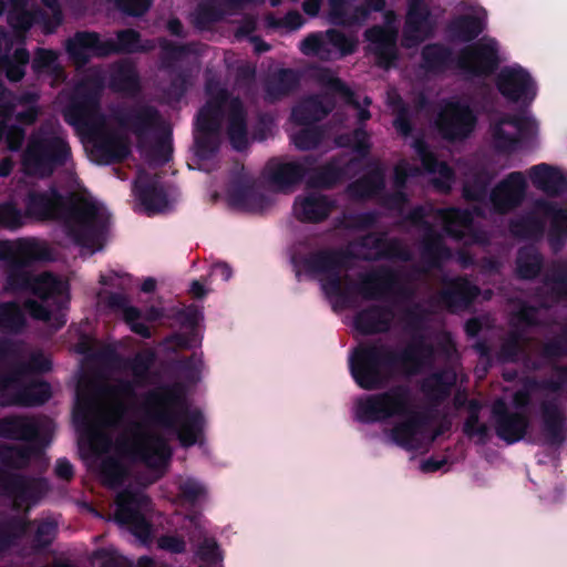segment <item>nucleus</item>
<instances>
[{
	"label": "nucleus",
	"mask_w": 567,
	"mask_h": 567,
	"mask_svg": "<svg viewBox=\"0 0 567 567\" xmlns=\"http://www.w3.org/2000/svg\"><path fill=\"white\" fill-rule=\"evenodd\" d=\"M351 245L346 248H322L311 251L299 259L293 256L291 261L297 267L301 265L308 275H326L321 282L328 296L348 299V292L342 288V270L351 268V261L360 259Z\"/></svg>",
	"instance_id": "39448f33"
},
{
	"label": "nucleus",
	"mask_w": 567,
	"mask_h": 567,
	"mask_svg": "<svg viewBox=\"0 0 567 567\" xmlns=\"http://www.w3.org/2000/svg\"><path fill=\"white\" fill-rule=\"evenodd\" d=\"M144 410L155 424L176 434L182 447L194 446L204 433L205 417L189 409L182 384H161L144 395Z\"/></svg>",
	"instance_id": "7ed1b4c3"
},
{
	"label": "nucleus",
	"mask_w": 567,
	"mask_h": 567,
	"mask_svg": "<svg viewBox=\"0 0 567 567\" xmlns=\"http://www.w3.org/2000/svg\"><path fill=\"white\" fill-rule=\"evenodd\" d=\"M225 12L216 0H205L197 4L194 24L198 29H207L224 19Z\"/></svg>",
	"instance_id": "338daca9"
},
{
	"label": "nucleus",
	"mask_w": 567,
	"mask_h": 567,
	"mask_svg": "<svg viewBox=\"0 0 567 567\" xmlns=\"http://www.w3.org/2000/svg\"><path fill=\"white\" fill-rule=\"evenodd\" d=\"M491 413L495 434L506 444H515L527 434L530 421L525 412L511 411L505 401L498 399L492 405Z\"/></svg>",
	"instance_id": "aec40b11"
},
{
	"label": "nucleus",
	"mask_w": 567,
	"mask_h": 567,
	"mask_svg": "<svg viewBox=\"0 0 567 567\" xmlns=\"http://www.w3.org/2000/svg\"><path fill=\"white\" fill-rule=\"evenodd\" d=\"M456 382V371L452 367H442L421 380L420 390L432 404L440 405L451 396Z\"/></svg>",
	"instance_id": "c85d7f7f"
},
{
	"label": "nucleus",
	"mask_w": 567,
	"mask_h": 567,
	"mask_svg": "<svg viewBox=\"0 0 567 567\" xmlns=\"http://www.w3.org/2000/svg\"><path fill=\"white\" fill-rule=\"evenodd\" d=\"M401 417L404 419L390 430V439L405 451H415L421 445L420 435L429 426L431 416L427 412L413 409Z\"/></svg>",
	"instance_id": "393cba45"
},
{
	"label": "nucleus",
	"mask_w": 567,
	"mask_h": 567,
	"mask_svg": "<svg viewBox=\"0 0 567 567\" xmlns=\"http://www.w3.org/2000/svg\"><path fill=\"white\" fill-rule=\"evenodd\" d=\"M151 503L146 494L126 488L116 497L115 520L127 527L135 537L145 540L152 533V525L144 515Z\"/></svg>",
	"instance_id": "f8f14e48"
},
{
	"label": "nucleus",
	"mask_w": 567,
	"mask_h": 567,
	"mask_svg": "<svg viewBox=\"0 0 567 567\" xmlns=\"http://www.w3.org/2000/svg\"><path fill=\"white\" fill-rule=\"evenodd\" d=\"M65 51L78 66L86 65L91 58H106L105 40L95 31H76L66 40Z\"/></svg>",
	"instance_id": "bb28decb"
},
{
	"label": "nucleus",
	"mask_w": 567,
	"mask_h": 567,
	"mask_svg": "<svg viewBox=\"0 0 567 567\" xmlns=\"http://www.w3.org/2000/svg\"><path fill=\"white\" fill-rule=\"evenodd\" d=\"M28 268L20 262L7 265L3 285L6 292H28L41 300H48L62 296L68 290L66 284L56 275L50 271L35 275Z\"/></svg>",
	"instance_id": "6e6552de"
},
{
	"label": "nucleus",
	"mask_w": 567,
	"mask_h": 567,
	"mask_svg": "<svg viewBox=\"0 0 567 567\" xmlns=\"http://www.w3.org/2000/svg\"><path fill=\"white\" fill-rule=\"evenodd\" d=\"M322 84L333 94L339 95L347 104L358 109V122L364 124L371 118V113L368 109L360 107L359 101L355 99L354 92L340 79L332 75H323L321 78Z\"/></svg>",
	"instance_id": "13d9d810"
},
{
	"label": "nucleus",
	"mask_w": 567,
	"mask_h": 567,
	"mask_svg": "<svg viewBox=\"0 0 567 567\" xmlns=\"http://www.w3.org/2000/svg\"><path fill=\"white\" fill-rule=\"evenodd\" d=\"M92 143V155L97 164L111 165L124 162L131 154L127 141L103 123L87 133Z\"/></svg>",
	"instance_id": "6ab92c4d"
},
{
	"label": "nucleus",
	"mask_w": 567,
	"mask_h": 567,
	"mask_svg": "<svg viewBox=\"0 0 567 567\" xmlns=\"http://www.w3.org/2000/svg\"><path fill=\"white\" fill-rule=\"evenodd\" d=\"M431 12L423 0H411L405 16L402 45L412 49L432 37Z\"/></svg>",
	"instance_id": "5701e85b"
},
{
	"label": "nucleus",
	"mask_w": 567,
	"mask_h": 567,
	"mask_svg": "<svg viewBox=\"0 0 567 567\" xmlns=\"http://www.w3.org/2000/svg\"><path fill=\"white\" fill-rule=\"evenodd\" d=\"M19 361L16 343L8 338H0V399L16 385L14 363Z\"/></svg>",
	"instance_id": "603ef678"
},
{
	"label": "nucleus",
	"mask_w": 567,
	"mask_h": 567,
	"mask_svg": "<svg viewBox=\"0 0 567 567\" xmlns=\"http://www.w3.org/2000/svg\"><path fill=\"white\" fill-rule=\"evenodd\" d=\"M533 185L549 196H559L567 189V178L557 168L546 163L534 165L529 169Z\"/></svg>",
	"instance_id": "58836bf2"
},
{
	"label": "nucleus",
	"mask_w": 567,
	"mask_h": 567,
	"mask_svg": "<svg viewBox=\"0 0 567 567\" xmlns=\"http://www.w3.org/2000/svg\"><path fill=\"white\" fill-rule=\"evenodd\" d=\"M50 491L45 477H34L0 467V494L13 499L17 507L37 505Z\"/></svg>",
	"instance_id": "4468645a"
},
{
	"label": "nucleus",
	"mask_w": 567,
	"mask_h": 567,
	"mask_svg": "<svg viewBox=\"0 0 567 567\" xmlns=\"http://www.w3.org/2000/svg\"><path fill=\"white\" fill-rule=\"evenodd\" d=\"M358 163V158H351L344 167H341L339 159L332 157L326 164L313 171L308 179V185L313 188L331 189L342 181L346 169Z\"/></svg>",
	"instance_id": "a18cd8bd"
},
{
	"label": "nucleus",
	"mask_w": 567,
	"mask_h": 567,
	"mask_svg": "<svg viewBox=\"0 0 567 567\" xmlns=\"http://www.w3.org/2000/svg\"><path fill=\"white\" fill-rule=\"evenodd\" d=\"M515 264L519 279L533 280L539 276L544 267V258L534 246H525L518 249Z\"/></svg>",
	"instance_id": "5fc2aeb1"
},
{
	"label": "nucleus",
	"mask_w": 567,
	"mask_h": 567,
	"mask_svg": "<svg viewBox=\"0 0 567 567\" xmlns=\"http://www.w3.org/2000/svg\"><path fill=\"white\" fill-rule=\"evenodd\" d=\"M537 205L544 216L550 220L547 235L548 244L554 251H558L567 240V208L547 200H540Z\"/></svg>",
	"instance_id": "4c0bfd02"
},
{
	"label": "nucleus",
	"mask_w": 567,
	"mask_h": 567,
	"mask_svg": "<svg viewBox=\"0 0 567 567\" xmlns=\"http://www.w3.org/2000/svg\"><path fill=\"white\" fill-rule=\"evenodd\" d=\"M509 233L518 239H538L545 231L544 221L534 213L513 218L508 224Z\"/></svg>",
	"instance_id": "4d7b16f0"
},
{
	"label": "nucleus",
	"mask_w": 567,
	"mask_h": 567,
	"mask_svg": "<svg viewBox=\"0 0 567 567\" xmlns=\"http://www.w3.org/2000/svg\"><path fill=\"white\" fill-rule=\"evenodd\" d=\"M354 290L365 300H381L392 295L400 284L398 272L389 266H379L358 276Z\"/></svg>",
	"instance_id": "412c9836"
},
{
	"label": "nucleus",
	"mask_w": 567,
	"mask_h": 567,
	"mask_svg": "<svg viewBox=\"0 0 567 567\" xmlns=\"http://www.w3.org/2000/svg\"><path fill=\"white\" fill-rule=\"evenodd\" d=\"M440 216L446 235L457 240L463 239L465 229L473 226V213L467 208L450 207L442 209Z\"/></svg>",
	"instance_id": "864d4df0"
},
{
	"label": "nucleus",
	"mask_w": 567,
	"mask_h": 567,
	"mask_svg": "<svg viewBox=\"0 0 567 567\" xmlns=\"http://www.w3.org/2000/svg\"><path fill=\"white\" fill-rule=\"evenodd\" d=\"M542 434L546 444L559 446L566 440L567 417L555 400L540 403Z\"/></svg>",
	"instance_id": "7c9ffc66"
},
{
	"label": "nucleus",
	"mask_w": 567,
	"mask_h": 567,
	"mask_svg": "<svg viewBox=\"0 0 567 567\" xmlns=\"http://www.w3.org/2000/svg\"><path fill=\"white\" fill-rule=\"evenodd\" d=\"M539 355L549 362L567 357V322L560 327L556 336L543 342Z\"/></svg>",
	"instance_id": "774afa93"
},
{
	"label": "nucleus",
	"mask_w": 567,
	"mask_h": 567,
	"mask_svg": "<svg viewBox=\"0 0 567 567\" xmlns=\"http://www.w3.org/2000/svg\"><path fill=\"white\" fill-rule=\"evenodd\" d=\"M494 178L495 174L486 166L475 167L465 177L462 196L466 202L485 203Z\"/></svg>",
	"instance_id": "ea45409f"
},
{
	"label": "nucleus",
	"mask_w": 567,
	"mask_h": 567,
	"mask_svg": "<svg viewBox=\"0 0 567 567\" xmlns=\"http://www.w3.org/2000/svg\"><path fill=\"white\" fill-rule=\"evenodd\" d=\"M336 207V202L329 196L310 193L297 196L293 203V214L299 221L318 224L326 220Z\"/></svg>",
	"instance_id": "c756f323"
},
{
	"label": "nucleus",
	"mask_w": 567,
	"mask_h": 567,
	"mask_svg": "<svg viewBox=\"0 0 567 567\" xmlns=\"http://www.w3.org/2000/svg\"><path fill=\"white\" fill-rule=\"evenodd\" d=\"M16 391L10 400L4 401V396L0 399L2 405H18V406H40L48 402L52 396L51 385L47 381L37 380L22 384L21 381L18 385L11 386Z\"/></svg>",
	"instance_id": "72a5a7b5"
},
{
	"label": "nucleus",
	"mask_w": 567,
	"mask_h": 567,
	"mask_svg": "<svg viewBox=\"0 0 567 567\" xmlns=\"http://www.w3.org/2000/svg\"><path fill=\"white\" fill-rule=\"evenodd\" d=\"M408 327L413 331L410 340L401 349L391 344L371 341L360 343L349 357V370L357 385L367 391L383 389L398 375H417L433 368L437 352L446 358L455 351L452 341L441 342L439 347L419 332L424 323V311L419 307L405 312Z\"/></svg>",
	"instance_id": "f257e3e1"
},
{
	"label": "nucleus",
	"mask_w": 567,
	"mask_h": 567,
	"mask_svg": "<svg viewBox=\"0 0 567 567\" xmlns=\"http://www.w3.org/2000/svg\"><path fill=\"white\" fill-rule=\"evenodd\" d=\"M416 152L420 156V161L423 169L429 174H439L442 178L451 181L454 177V172L451 166L440 161L436 155L431 152L427 145L420 141L416 142Z\"/></svg>",
	"instance_id": "69168bd1"
},
{
	"label": "nucleus",
	"mask_w": 567,
	"mask_h": 567,
	"mask_svg": "<svg viewBox=\"0 0 567 567\" xmlns=\"http://www.w3.org/2000/svg\"><path fill=\"white\" fill-rule=\"evenodd\" d=\"M112 117L120 127L132 132L140 141L163 124L158 109L145 103L118 105L113 109Z\"/></svg>",
	"instance_id": "dca6fc26"
},
{
	"label": "nucleus",
	"mask_w": 567,
	"mask_h": 567,
	"mask_svg": "<svg viewBox=\"0 0 567 567\" xmlns=\"http://www.w3.org/2000/svg\"><path fill=\"white\" fill-rule=\"evenodd\" d=\"M130 452L134 461L153 470L164 466L172 457L167 441L157 434H148L135 441Z\"/></svg>",
	"instance_id": "cd10ccee"
},
{
	"label": "nucleus",
	"mask_w": 567,
	"mask_h": 567,
	"mask_svg": "<svg viewBox=\"0 0 567 567\" xmlns=\"http://www.w3.org/2000/svg\"><path fill=\"white\" fill-rule=\"evenodd\" d=\"M527 183L522 172H512L491 189L488 200L496 214L505 215L522 205Z\"/></svg>",
	"instance_id": "4be33fe9"
},
{
	"label": "nucleus",
	"mask_w": 567,
	"mask_h": 567,
	"mask_svg": "<svg viewBox=\"0 0 567 567\" xmlns=\"http://www.w3.org/2000/svg\"><path fill=\"white\" fill-rule=\"evenodd\" d=\"M421 68L427 74L441 75L456 68V56L449 45L441 42L427 43L421 50Z\"/></svg>",
	"instance_id": "c9c22d12"
},
{
	"label": "nucleus",
	"mask_w": 567,
	"mask_h": 567,
	"mask_svg": "<svg viewBox=\"0 0 567 567\" xmlns=\"http://www.w3.org/2000/svg\"><path fill=\"white\" fill-rule=\"evenodd\" d=\"M128 476L127 467L116 457L107 456L100 464V477L104 486L121 487Z\"/></svg>",
	"instance_id": "052dcab7"
},
{
	"label": "nucleus",
	"mask_w": 567,
	"mask_h": 567,
	"mask_svg": "<svg viewBox=\"0 0 567 567\" xmlns=\"http://www.w3.org/2000/svg\"><path fill=\"white\" fill-rule=\"evenodd\" d=\"M502 63L498 42L483 38L462 48L456 56V68L473 78L493 75Z\"/></svg>",
	"instance_id": "9b49d317"
},
{
	"label": "nucleus",
	"mask_w": 567,
	"mask_h": 567,
	"mask_svg": "<svg viewBox=\"0 0 567 567\" xmlns=\"http://www.w3.org/2000/svg\"><path fill=\"white\" fill-rule=\"evenodd\" d=\"M481 295V288L466 277H455L444 281L439 300L444 308L456 313L467 310Z\"/></svg>",
	"instance_id": "b1692460"
},
{
	"label": "nucleus",
	"mask_w": 567,
	"mask_h": 567,
	"mask_svg": "<svg viewBox=\"0 0 567 567\" xmlns=\"http://www.w3.org/2000/svg\"><path fill=\"white\" fill-rule=\"evenodd\" d=\"M229 204L249 213H261L271 205L266 194L255 188L252 184L238 182L228 192Z\"/></svg>",
	"instance_id": "f704fd0d"
},
{
	"label": "nucleus",
	"mask_w": 567,
	"mask_h": 567,
	"mask_svg": "<svg viewBox=\"0 0 567 567\" xmlns=\"http://www.w3.org/2000/svg\"><path fill=\"white\" fill-rule=\"evenodd\" d=\"M485 29V18L476 14H460L446 25L450 38L464 43L474 41Z\"/></svg>",
	"instance_id": "a19ab883"
},
{
	"label": "nucleus",
	"mask_w": 567,
	"mask_h": 567,
	"mask_svg": "<svg viewBox=\"0 0 567 567\" xmlns=\"http://www.w3.org/2000/svg\"><path fill=\"white\" fill-rule=\"evenodd\" d=\"M334 109V101L329 96H310L295 106L291 118L298 125H315L327 117Z\"/></svg>",
	"instance_id": "e433bc0d"
},
{
	"label": "nucleus",
	"mask_w": 567,
	"mask_h": 567,
	"mask_svg": "<svg viewBox=\"0 0 567 567\" xmlns=\"http://www.w3.org/2000/svg\"><path fill=\"white\" fill-rule=\"evenodd\" d=\"M229 99L228 91H219L217 101H207L198 111L195 121V131L219 133L223 117V107Z\"/></svg>",
	"instance_id": "37998d69"
},
{
	"label": "nucleus",
	"mask_w": 567,
	"mask_h": 567,
	"mask_svg": "<svg viewBox=\"0 0 567 567\" xmlns=\"http://www.w3.org/2000/svg\"><path fill=\"white\" fill-rule=\"evenodd\" d=\"M499 94L508 102L528 107L537 95V85L529 72L520 65L504 66L495 80Z\"/></svg>",
	"instance_id": "f3484780"
},
{
	"label": "nucleus",
	"mask_w": 567,
	"mask_h": 567,
	"mask_svg": "<svg viewBox=\"0 0 567 567\" xmlns=\"http://www.w3.org/2000/svg\"><path fill=\"white\" fill-rule=\"evenodd\" d=\"M42 431L48 432L49 424L41 425L33 417L11 415L0 419V437L2 439L48 444L49 441L41 434Z\"/></svg>",
	"instance_id": "a878e982"
},
{
	"label": "nucleus",
	"mask_w": 567,
	"mask_h": 567,
	"mask_svg": "<svg viewBox=\"0 0 567 567\" xmlns=\"http://www.w3.org/2000/svg\"><path fill=\"white\" fill-rule=\"evenodd\" d=\"M413 410L412 393L408 385L361 396L355 402V419L362 424H373L409 414Z\"/></svg>",
	"instance_id": "0eeeda50"
},
{
	"label": "nucleus",
	"mask_w": 567,
	"mask_h": 567,
	"mask_svg": "<svg viewBox=\"0 0 567 567\" xmlns=\"http://www.w3.org/2000/svg\"><path fill=\"white\" fill-rule=\"evenodd\" d=\"M385 24H374L364 31V39L369 42V50L374 55L375 64L390 70L399 60L398 38L399 31L392 24L394 13L388 11Z\"/></svg>",
	"instance_id": "2eb2a0df"
},
{
	"label": "nucleus",
	"mask_w": 567,
	"mask_h": 567,
	"mask_svg": "<svg viewBox=\"0 0 567 567\" xmlns=\"http://www.w3.org/2000/svg\"><path fill=\"white\" fill-rule=\"evenodd\" d=\"M509 331L502 340L498 349V360L503 363H517L520 359L524 364L533 370L542 369V363L532 360L527 352V344L530 339L527 337L528 330L542 326L538 319V308L527 302H522L517 310L509 316Z\"/></svg>",
	"instance_id": "423d86ee"
},
{
	"label": "nucleus",
	"mask_w": 567,
	"mask_h": 567,
	"mask_svg": "<svg viewBox=\"0 0 567 567\" xmlns=\"http://www.w3.org/2000/svg\"><path fill=\"white\" fill-rule=\"evenodd\" d=\"M299 84L300 76L296 70L280 69L267 79L265 92L271 101H277L296 91Z\"/></svg>",
	"instance_id": "3c124183"
},
{
	"label": "nucleus",
	"mask_w": 567,
	"mask_h": 567,
	"mask_svg": "<svg viewBox=\"0 0 567 567\" xmlns=\"http://www.w3.org/2000/svg\"><path fill=\"white\" fill-rule=\"evenodd\" d=\"M544 285L555 301L567 300V265L564 261H554L544 277Z\"/></svg>",
	"instance_id": "680f3d73"
},
{
	"label": "nucleus",
	"mask_w": 567,
	"mask_h": 567,
	"mask_svg": "<svg viewBox=\"0 0 567 567\" xmlns=\"http://www.w3.org/2000/svg\"><path fill=\"white\" fill-rule=\"evenodd\" d=\"M385 188V174L381 166H375L348 186L349 194L358 199H371Z\"/></svg>",
	"instance_id": "49530a36"
},
{
	"label": "nucleus",
	"mask_w": 567,
	"mask_h": 567,
	"mask_svg": "<svg viewBox=\"0 0 567 567\" xmlns=\"http://www.w3.org/2000/svg\"><path fill=\"white\" fill-rule=\"evenodd\" d=\"M226 133L231 147L244 152L249 146L247 111L239 97L229 102Z\"/></svg>",
	"instance_id": "473e14b6"
},
{
	"label": "nucleus",
	"mask_w": 567,
	"mask_h": 567,
	"mask_svg": "<svg viewBox=\"0 0 567 567\" xmlns=\"http://www.w3.org/2000/svg\"><path fill=\"white\" fill-rule=\"evenodd\" d=\"M63 118L76 131L85 133H90L99 126V123H103L99 90L81 82L63 111Z\"/></svg>",
	"instance_id": "9d476101"
},
{
	"label": "nucleus",
	"mask_w": 567,
	"mask_h": 567,
	"mask_svg": "<svg viewBox=\"0 0 567 567\" xmlns=\"http://www.w3.org/2000/svg\"><path fill=\"white\" fill-rule=\"evenodd\" d=\"M106 58L113 54L146 53L152 45L142 43L141 33L135 29H124L116 32V41L105 40Z\"/></svg>",
	"instance_id": "09e8293b"
},
{
	"label": "nucleus",
	"mask_w": 567,
	"mask_h": 567,
	"mask_svg": "<svg viewBox=\"0 0 567 567\" xmlns=\"http://www.w3.org/2000/svg\"><path fill=\"white\" fill-rule=\"evenodd\" d=\"M393 311L388 306L370 305L353 318L354 329L362 336L385 333L391 329Z\"/></svg>",
	"instance_id": "2f4dec72"
},
{
	"label": "nucleus",
	"mask_w": 567,
	"mask_h": 567,
	"mask_svg": "<svg viewBox=\"0 0 567 567\" xmlns=\"http://www.w3.org/2000/svg\"><path fill=\"white\" fill-rule=\"evenodd\" d=\"M426 213L423 206H415L408 215L406 220L415 226L425 228L421 243V259L429 269H440L452 258V251L444 243L443 236L425 220Z\"/></svg>",
	"instance_id": "a211bd4d"
},
{
	"label": "nucleus",
	"mask_w": 567,
	"mask_h": 567,
	"mask_svg": "<svg viewBox=\"0 0 567 567\" xmlns=\"http://www.w3.org/2000/svg\"><path fill=\"white\" fill-rule=\"evenodd\" d=\"M72 159V150L65 135L54 130L40 128L31 135L22 155L27 174L47 178Z\"/></svg>",
	"instance_id": "20e7f679"
},
{
	"label": "nucleus",
	"mask_w": 567,
	"mask_h": 567,
	"mask_svg": "<svg viewBox=\"0 0 567 567\" xmlns=\"http://www.w3.org/2000/svg\"><path fill=\"white\" fill-rule=\"evenodd\" d=\"M27 327L25 315L17 301L0 302V330L18 334Z\"/></svg>",
	"instance_id": "bf43d9fd"
},
{
	"label": "nucleus",
	"mask_w": 567,
	"mask_h": 567,
	"mask_svg": "<svg viewBox=\"0 0 567 567\" xmlns=\"http://www.w3.org/2000/svg\"><path fill=\"white\" fill-rule=\"evenodd\" d=\"M109 85L114 92L135 94L140 91V76L131 61L124 60L114 65L111 71Z\"/></svg>",
	"instance_id": "de8ad7c7"
},
{
	"label": "nucleus",
	"mask_w": 567,
	"mask_h": 567,
	"mask_svg": "<svg viewBox=\"0 0 567 567\" xmlns=\"http://www.w3.org/2000/svg\"><path fill=\"white\" fill-rule=\"evenodd\" d=\"M307 173L308 166L300 162L275 163L269 165L268 179L284 189L302 182Z\"/></svg>",
	"instance_id": "8fccbe9b"
},
{
	"label": "nucleus",
	"mask_w": 567,
	"mask_h": 567,
	"mask_svg": "<svg viewBox=\"0 0 567 567\" xmlns=\"http://www.w3.org/2000/svg\"><path fill=\"white\" fill-rule=\"evenodd\" d=\"M136 197L148 216L163 212L168 204L164 187L155 179L138 181Z\"/></svg>",
	"instance_id": "c03bdc74"
},
{
	"label": "nucleus",
	"mask_w": 567,
	"mask_h": 567,
	"mask_svg": "<svg viewBox=\"0 0 567 567\" xmlns=\"http://www.w3.org/2000/svg\"><path fill=\"white\" fill-rule=\"evenodd\" d=\"M50 259L49 248L34 239L18 240L17 260L24 267H31L35 261Z\"/></svg>",
	"instance_id": "e2e57ef3"
},
{
	"label": "nucleus",
	"mask_w": 567,
	"mask_h": 567,
	"mask_svg": "<svg viewBox=\"0 0 567 567\" xmlns=\"http://www.w3.org/2000/svg\"><path fill=\"white\" fill-rule=\"evenodd\" d=\"M31 69L35 75H52L58 78L63 73L59 64L58 53L51 49L38 48L34 52Z\"/></svg>",
	"instance_id": "0e129e2a"
},
{
	"label": "nucleus",
	"mask_w": 567,
	"mask_h": 567,
	"mask_svg": "<svg viewBox=\"0 0 567 567\" xmlns=\"http://www.w3.org/2000/svg\"><path fill=\"white\" fill-rule=\"evenodd\" d=\"M535 134V121L523 113H506L493 126L495 150L503 154L514 153L523 141L532 138Z\"/></svg>",
	"instance_id": "ddd939ff"
},
{
	"label": "nucleus",
	"mask_w": 567,
	"mask_h": 567,
	"mask_svg": "<svg viewBox=\"0 0 567 567\" xmlns=\"http://www.w3.org/2000/svg\"><path fill=\"white\" fill-rule=\"evenodd\" d=\"M30 524V520L21 516L0 518V556L27 534Z\"/></svg>",
	"instance_id": "6e6d98bb"
},
{
	"label": "nucleus",
	"mask_w": 567,
	"mask_h": 567,
	"mask_svg": "<svg viewBox=\"0 0 567 567\" xmlns=\"http://www.w3.org/2000/svg\"><path fill=\"white\" fill-rule=\"evenodd\" d=\"M435 128L449 143L463 142L475 131L477 116L471 105L460 100H447L439 111Z\"/></svg>",
	"instance_id": "1a4fd4ad"
},
{
	"label": "nucleus",
	"mask_w": 567,
	"mask_h": 567,
	"mask_svg": "<svg viewBox=\"0 0 567 567\" xmlns=\"http://www.w3.org/2000/svg\"><path fill=\"white\" fill-rule=\"evenodd\" d=\"M45 444L28 443L27 445L0 444V463L11 470H24L32 457L40 456Z\"/></svg>",
	"instance_id": "79ce46f5"
},
{
	"label": "nucleus",
	"mask_w": 567,
	"mask_h": 567,
	"mask_svg": "<svg viewBox=\"0 0 567 567\" xmlns=\"http://www.w3.org/2000/svg\"><path fill=\"white\" fill-rule=\"evenodd\" d=\"M25 217L63 223L66 236L78 246L101 245L109 226V214L99 204L74 193L63 195L55 186L30 190L24 199Z\"/></svg>",
	"instance_id": "f03ea898"
}]
</instances>
